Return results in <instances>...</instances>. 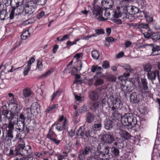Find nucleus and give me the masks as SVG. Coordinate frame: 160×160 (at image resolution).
<instances>
[{
  "label": "nucleus",
  "instance_id": "obj_1",
  "mask_svg": "<svg viewBox=\"0 0 160 160\" xmlns=\"http://www.w3.org/2000/svg\"><path fill=\"white\" fill-rule=\"evenodd\" d=\"M10 108V112L8 110H5L2 112V114L8 121V123L14 125L16 123V116L20 110V106L17 102H11L9 104Z\"/></svg>",
  "mask_w": 160,
  "mask_h": 160
},
{
  "label": "nucleus",
  "instance_id": "obj_2",
  "mask_svg": "<svg viewBox=\"0 0 160 160\" xmlns=\"http://www.w3.org/2000/svg\"><path fill=\"white\" fill-rule=\"evenodd\" d=\"M121 121L123 125L128 128H131L137 125L139 126L136 117L132 113H125Z\"/></svg>",
  "mask_w": 160,
  "mask_h": 160
},
{
  "label": "nucleus",
  "instance_id": "obj_3",
  "mask_svg": "<svg viewBox=\"0 0 160 160\" xmlns=\"http://www.w3.org/2000/svg\"><path fill=\"white\" fill-rule=\"evenodd\" d=\"M16 155L27 156L32 153V149L29 145L25 146V143L23 140L20 139L18 142L17 146L15 147Z\"/></svg>",
  "mask_w": 160,
  "mask_h": 160
},
{
  "label": "nucleus",
  "instance_id": "obj_4",
  "mask_svg": "<svg viewBox=\"0 0 160 160\" xmlns=\"http://www.w3.org/2000/svg\"><path fill=\"white\" fill-rule=\"evenodd\" d=\"M107 103L109 108L114 109V108L122 106L120 99L114 98L113 96H110L108 98Z\"/></svg>",
  "mask_w": 160,
  "mask_h": 160
},
{
  "label": "nucleus",
  "instance_id": "obj_5",
  "mask_svg": "<svg viewBox=\"0 0 160 160\" xmlns=\"http://www.w3.org/2000/svg\"><path fill=\"white\" fill-rule=\"evenodd\" d=\"M37 8L36 4L33 1L28 2L24 7L25 15L32 14Z\"/></svg>",
  "mask_w": 160,
  "mask_h": 160
},
{
  "label": "nucleus",
  "instance_id": "obj_6",
  "mask_svg": "<svg viewBox=\"0 0 160 160\" xmlns=\"http://www.w3.org/2000/svg\"><path fill=\"white\" fill-rule=\"evenodd\" d=\"M3 125H4L7 127V128L6 129V136H5L4 133H3L1 137V139L3 141H5L7 137L12 138V133L14 130V125L8 123H5Z\"/></svg>",
  "mask_w": 160,
  "mask_h": 160
},
{
  "label": "nucleus",
  "instance_id": "obj_7",
  "mask_svg": "<svg viewBox=\"0 0 160 160\" xmlns=\"http://www.w3.org/2000/svg\"><path fill=\"white\" fill-rule=\"evenodd\" d=\"M24 10V7L22 6H16V7L12 8L9 14V19H12L14 18V14L20 15L22 13Z\"/></svg>",
  "mask_w": 160,
  "mask_h": 160
},
{
  "label": "nucleus",
  "instance_id": "obj_8",
  "mask_svg": "<svg viewBox=\"0 0 160 160\" xmlns=\"http://www.w3.org/2000/svg\"><path fill=\"white\" fill-rule=\"evenodd\" d=\"M141 84L139 85L140 91L144 94L148 93L149 88L147 79L145 78H141Z\"/></svg>",
  "mask_w": 160,
  "mask_h": 160
},
{
  "label": "nucleus",
  "instance_id": "obj_9",
  "mask_svg": "<svg viewBox=\"0 0 160 160\" xmlns=\"http://www.w3.org/2000/svg\"><path fill=\"white\" fill-rule=\"evenodd\" d=\"M121 107H118L117 108H114V109L111 108V111H112V114L111 115L112 118L113 119L119 120L122 119L123 116L122 114L118 111V109H121Z\"/></svg>",
  "mask_w": 160,
  "mask_h": 160
},
{
  "label": "nucleus",
  "instance_id": "obj_10",
  "mask_svg": "<svg viewBox=\"0 0 160 160\" xmlns=\"http://www.w3.org/2000/svg\"><path fill=\"white\" fill-rule=\"evenodd\" d=\"M94 17L98 20H101L102 18V10L101 8L98 6H95L93 7V11Z\"/></svg>",
  "mask_w": 160,
  "mask_h": 160
},
{
  "label": "nucleus",
  "instance_id": "obj_11",
  "mask_svg": "<svg viewBox=\"0 0 160 160\" xmlns=\"http://www.w3.org/2000/svg\"><path fill=\"white\" fill-rule=\"evenodd\" d=\"M101 139L103 142L108 144H111L115 141L114 136L109 134H103Z\"/></svg>",
  "mask_w": 160,
  "mask_h": 160
},
{
  "label": "nucleus",
  "instance_id": "obj_12",
  "mask_svg": "<svg viewBox=\"0 0 160 160\" xmlns=\"http://www.w3.org/2000/svg\"><path fill=\"white\" fill-rule=\"evenodd\" d=\"M147 75L148 79L151 81L155 80L157 76L158 80L160 78L159 72L157 70L151 71L147 73Z\"/></svg>",
  "mask_w": 160,
  "mask_h": 160
},
{
  "label": "nucleus",
  "instance_id": "obj_13",
  "mask_svg": "<svg viewBox=\"0 0 160 160\" xmlns=\"http://www.w3.org/2000/svg\"><path fill=\"white\" fill-rule=\"evenodd\" d=\"M18 117L17 115L16 117L17 125L18 127V129L20 132H25V122L19 120Z\"/></svg>",
  "mask_w": 160,
  "mask_h": 160
},
{
  "label": "nucleus",
  "instance_id": "obj_14",
  "mask_svg": "<svg viewBox=\"0 0 160 160\" xmlns=\"http://www.w3.org/2000/svg\"><path fill=\"white\" fill-rule=\"evenodd\" d=\"M127 11L130 14H135L138 12L139 10L138 8L135 6H129L127 8Z\"/></svg>",
  "mask_w": 160,
  "mask_h": 160
},
{
  "label": "nucleus",
  "instance_id": "obj_15",
  "mask_svg": "<svg viewBox=\"0 0 160 160\" xmlns=\"http://www.w3.org/2000/svg\"><path fill=\"white\" fill-rule=\"evenodd\" d=\"M88 95L90 99L93 101H96L99 98V95L96 91H91L89 93Z\"/></svg>",
  "mask_w": 160,
  "mask_h": 160
},
{
  "label": "nucleus",
  "instance_id": "obj_16",
  "mask_svg": "<svg viewBox=\"0 0 160 160\" xmlns=\"http://www.w3.org/2000/svg\"><path fill=\"white\" fill-rule=\"evenodd\" d=\"M23 114L25 116V117L28 119H30L32 117V112L31 109L29 108H24Z\"/></svg>",
  "mask_w": 160,
  "mask_h": 160
},
{
  "label": "nucleus",
  "instance_id": "obj_17",
  "mask_svg": "<svg viewBox=\"0 0 160 160\" xmlns=\"http://www.w3.org/2000/svg\"><path fill=\"white\" fill-rule=\"evenodd\" d=\"M149 46L150 47L152 52L151 54L152 56L158 55V54L156 53L159 51H160V46H155L154 44H150Z\"/></svg>",
  "mask_w": 160,
  "mask_h": 160
},
{
  "label": "nucleus",
  "instance_id": "obj_18",
  "mask_svg": "<svg viewBox=\"0 0 160 160\" xmlns=\"http://www.w3.org/2000/svg\"><path fill=\"white\" fill-rule=\"evenodd\" d=\"M104 126L106 129L109 130L112 128L113 123L111 120L107 118L105 120Z\"/></svg>",
  "mask_w": 160,
  "mask_h": 160
},
{
  "label": "nucleus",
  "instance_id": "obj_19",
  "mask_svg": "<svg viewBox=\"0 0 160 160\" xmlns=\"http://www.w3.org/2000/svg\"><path fill=\"white\" fill-rule=\"evenodd\" d=\"M55 126H56V128L59 132H60L62 130L63 127H64V128H66L67 122L66 119L64 120L63 125L60 123H56L55 122Z\"/></svg>",
  "mask_w": 160,
  "mask_h": 160
},
{
  "label": "nucleus",
  "instance_id": "obj_20",
  "mask_svg": "<svg viewBox=\"0 0 160 160\" xmlns=\"http://www.w3.org/2000/svg\"><path fill=\"white\" fill-rule=\"evenodd\" d=\"M95 153H98V156L99 157V158L102 160L108 159L109 158V155L106 154L103 152L98 151L95 152Z\"/></svg>",
  "mask_w": 160,
  "mask_h": 160
},
{
  "label": "nucleus",
  "instance_id": "obj_21",
  "mask_svg": "<svg viewBox=\"0 0 160 160\" xmlns=\"http://www.w3.org/2000/svg\"><path fill=\"white\" fill-rule=\"evenodd\" d=\"M77 137L76 138H82L84 135V130L82 127H80L77 130L76 133Z\"/></svg>",
  "mask_w": 160,
  "mask_h": 160
},
{
  "label": "nucleus",
  "instance_id": "obj_22",
  "mask_svg": "<svg viewBox=\"0 0 160 160\" xmlns=\"http://www.w3.org/2000/svg\"><path fill=\"white\" fill-rule=\"evenodd\" d=\"M119 134L122 138L126 139H129L131 136L128 132L123 130H120Z\"/></svg>",
  "mask_w": 160,
  "mask_h": 160
},
{
  "label": "nucleus",
  "instance_id": "obj_23",
  "mask_svg": "<svg viewBox=\"0 0 160 160\" xmlns=\"http://www.w3.org/2000/svg\"><path fill=\"white\" fill-rule=\"evenodd\" d=\"M9 13L7 12L5 10L1 11L0 12V19L2 20H4L5 19H7L9 16H8Z\"/></svg>",
  "mask_w": 160,
  "mask_h": 160
},
{
  "label": "nucleus",
  "instance_id": "obj_24",
  "mask_svg": "<svg viewBox=\"0 0 160 160\" xmlns=\"http://www.w3.org/2000/svg\"><path fill=\"white\" fill-rule=\"evenodd\" d=\"M151 38L153 42L160 41V34L159 32H153L151 33Z\"/></svg>",
  "mask_w": 160,
  "mask_h": 160
},
{
  "label": "nucleus",
  "instance_id": "obj_25",
  "mask_svg": "<svg viewBox=\"0 0 160 160\" xmlns=\"http://www.w3.org/2000/svg\"><path fill=\"white\" fill-rule=\"evenodd\" d=\"M110 152L112 155L115 157H117L119 156V151L118 148L115 147H113L111 148Z\"/></svg>",
  "mask_w": 160,
  "mask_h": 160
},
{
  "label": "nucleus",
  "instance_id": "obj_26",
  "mask_svg": "<svg viewBox=\"0 0 160 160\" xmlns=\"http://www.w3.org/2000/svg\"><path fill=\"white\" fill-rule=\"evenodd\" d=\"M138 94L136 92H133L130 96V100L132 103H135L138 102L137 98Z\"/></svg>",
  "mask_w": 160,
  "mask_h": 160
},
{
  "label": "nucleus",
  "instance_id": "obj_27",
  "mask_svg": "<svg viewBox=\"0 0 160 160\" xmlns=\"http://www.w3.org/2000/svg\"><path fill=\"white\" fill-rule=\"evenodd\" d=\"M55 125V123H54L52 125L51 128H49V131L47 135V138L50 140L55 137V133L53 131H52L51 130Z\"/></svg>",
  "mask_w": 160,
  "mask_h": 160
},
{
  "label": "nucleus",
  "instance_id": "obj_28",
  "mask_svg": "<svg viewBox=\"0 0 160 160\" xmlns=\"http://www.w3.org/2000/svg\"><path fill=\"white\" fill-rule=\"evenodd\" d=\"M102 126V123L100 122L98 123L94 124L92 127V129L94 131H100Z\"/></svg>",
  "mask_w": 160,
  "mask_h": 160
},
{
  "label": "nucleus",
  "instance_id": "obj_29",
  "mask_svg": "<svg viewBox=\"0 0 160 160\" xmlns=\"http://www.w3.org/2000/svg\"><path fill=\"white\" fill-rule=\"evenodd\" d=\"M95 116L90 113H88L87 115V121L88 123H91L94 121Z\"/></svg>",
  "mask_w": 160,
  "mask_h": 160
},
{
  "label": "nucleus",
  "instance_id": "obj_30",
  "mask_svg": "<svg viewBox=\"0 0 160 160\" xmlns=\"http://www.w3.org/2000/svg\"><path fill=\"white\" fill-rule=\"evenodd\" d=\"M120 7H117V10L115 11L114 15L115 17L116 18H119L121 17L122 14L123 16H124L125 14V13L122 14V13L120 12ZM126 15V18H127V16Z\"/></svg>",
  "mask_w": 160,
  "mask_h": 160
},
{
  "label": "nucleus",
  "instance_id": "obj_31",
  "mask_svg": "<svg viewBox=\"0 0 160 160\" xmlns=\"http://www.w3.org/2000/svg\"><path fill=\"white\" fill-rule=\"evenodd\" d=\"M144 71L147 73L151 71L152 65L150 63H148L143 66Z\"/></svg>",
  "mask_w": 160,
  "mask_h": 160
},
{
  "label": "nucleus",
  "instance_id": "obj_32",
  "mask_svg": "<svg viewBox=\"0 0 160 160\" xmlns=\"http://www.w3.org/2000/svg\"><path fill=\"white\" fill-rule=\"evenodd\" d=\"M22 92L25 98H27L29 97L31 95L32 92L30 89L26 88L23 90Z\"/></svg>",
  "mask_w": 160,
  "mask_h": 160
},
{
  "label": "nucleus",
  "instance_id": "obj_33",
  "mask_svg": "<svg viewBox=\"0 0 160 160\" xmlns=\"http://www.w3.org/2000/svg\"><path fill=\"white\" fill-rule=\"evenodd\" d=\"M80 54H77L74 57V58L76 59L77 62H78V65H79L80 66V67H77L78 69L79 70H81L82 65V62H81V61H79V60H78V59L80 58Z\"/></svg>",
  "mask_w": 160,
  "mask_h": 160
},
{
  "label": "nucleus",
  "instance_id": "obj_34",
  "mask_svg": "<svg viewBox=\"0 0 160 160\" xmlns=\"http://www.w3.org/2000/svg\"><path fill=\"white\" fill-rule=\"evenodd\" d=\"M136 28L141 30V31L142 32V29H148V24L145 23H140L138 25H136Z\"/></svg>",
  "mask_w": 160,
  "mask_h": 160
},
{
  "label": "nucleus",
  "instance_id": "obj_35",
  "mask_svg": "<svg viewBox=\"0 0 160 160\" xmlns=\"http://www.w3.org/2000/svg\"><path fill=\"white\" fill-rule=\"evenodd\" d=\"M30 36V33L28 30H26L21 35L22 39L25 40Z\"/></svg>",
  "mask_w": 160,
  "mask_h": 160
},
{
  "label": "nucleus",
  "instance_id": "obj_36",
  "mask_svg": "<svg viewBox=\"0 0 160 160\" xmlns=\"http://www.w3.org/2000/svg\"><path fill=\"white\" fill-rule=\"evenodd\" d=\"M62 92V89H59L58 90L55 92L54 93L53 95L51 96V100L52 101L54 98L57 96L59 95Z\"/></svg>",
  "mask_w": 160,
  "mask_h": 160
},
{
  "label": "nucleus",
  "instance_id": "obj_37",
  "mask_svg": "<svg viewBox=\"0 0 160 160\" xmlns=\"http://www.w3.org/2000/svg\"><path fill=\"white\" fill-rule=\"evenodd\" d=\"M100 102H93L92 104L91 109H94L96 111L98 110L99 107Z\"/></svg>",
  "mask_w": 160,
  "mask_h": 160
},
{
  "label": "nucleus",
  "instance_id": "obj_38",
  "mask_svg": "<svg viewBox=\"0 0 160 160\" xmlns=\"http://www.w3.org/2000/svg\"><path fill=\"white\" fill-rule=\"evenodd\" d=\"M98 153H94L93 156L92 157H87L86 160H100L99 157L98 156Z\"/></svg>",
  "mask_w": 160,
  "mask_h": 160
},
{
  "label": "nucleus",
  "instance_id": "obj_39",
  "mask_svg": "<svg viewBox=\"0 0 160 160\" xmlns=\"http://www.w3.org/2000/svg\"><path fill=\"white\" fill-rule=\"evenodd\" d=\"M104 81L102 79L98 78L96 80L94 83V85L96 86H98L102 85Z\"/></svg>",
  "mask_w": 160,
  "mask_h": 160
},
{
  "label": "nucleus",
  "instance_id": "obj_40",
  "mask_svg": "<svg viewBox=\"0 0 160 160\" xmlns=\"http://www.w3.org/2000/svg\"><path fill=\"white\" fill-rule=\"evenodd\" d=\"M91 54L92 57L94 59L97 60L99 58V54L97 51L94 50L92 51Z\"/></svg>",
  "mask_w": 160,
  "mask_h": 160
},
{
  "label": "nucleus",
  "instance_id": "obj_41",
  "mask_svg": "<svg viewBox=\"0 0 160 160\" xmlns=\"http://www.w3.org/2000/svg\"><path fill=\"white\" fill-rule=\"evenodd\" d=\"M84 153V155H87L91 152V147L89 146H87L85 147L83 150H82Z\"/></svg>",
  "mask_w": 160,
  "mask_h": 160
},
{
  "label": "nucleus",
  "instance_id": "obj_42",
  "mask_svg": "<svg viewBox=\"0 0 160 160\" xmlns=\"http://www.w3.org/2000/svg\"><path fill=\"white\" fill-rule=\"evenodd\" d=\"M85 156L86 155H84L83 152L82 150H81L79 152L78 158L79 160H83L85 158Z\"/></svg>",
  "mask_w": 160,
  "mask_h": 160
},
{
  "label": "nucleus",
  "instance_id": "obj_43",
  "mask_svg": "<svg viewBox=\"0 0 160 160\" xmlns=\"http://www.w3.org/2000/svg\"><path fill=\"white\" fill-rule=\"evenodd\" d=\"M9 152L8 153V155L9 156H17L16 153V150H15V148L12 147L10 148V150H9Z\"/></svg>",
  "mask_w": 160,
  "mask_h": 160
},
{
  "label": "nucleus",
  "instance_id": "obj_44",
  "mask_svg": "<svg viewBox=\"0 0 160 160\" xmlns=\"http://www.w3.org/2000/svg\"><path fill=\"white\" fill-rule=\"evenodd\" d=\"M126 70L127 73H124L123 74L124 76L125 77H128L130 76L129 72H131V68L129 66H127V68H124Z\"/></svg>",
  "mask_w": 160,
  "mask_h": 160
},
{
  "label": "nucleus",
  "instance_id": "obj_45",
  "mask_svg": "<svg viewBox=\"0 0 160 160\" xmlns=\"http://www.w3.org/2000/svg\"><path fill=\"white\" fill-rule=\"evenodd\" d=\"M102 66L104 69H106L109 68V63L108 61L103 62L102 65Z\"/></svg>",
  "mask_w": 160,
  "mask_h": 160
},
{
  "label": "nucleus",
  "instance_id": "obj_46",
  "mask_svg": "<svg viewBox=\"0 0 160 160\" xmlns=\"http://www.w3.org/2000/svg\"><path fill=\"white\" fill-rule=\"evenodd\" d=\"M138 4L141 8L143 9L146 6V2L144 0H139Z\"/></svg>",
  "mask_w": 160,
  "mask_h": 160
},
{
  "label": "nucleus",
  "instance_id": "obj_47",
  "mask_svg": "<svg viewBox=\"0 0 160 160\" xmlns=\"http://www.w3.org/2000/svg\"><path fill=\"white\" fill-rule=\"evenodd\" d=\"M58 105L57 104H55L52 106L48 108L46 110L47 112L48 113L50 112L51 111H52L54 109L58 107Z\"/></svg>",
  "mask_w": 160,
  "mask_h": 160
},
{
  "label": "nucleus",
  "instance_id": "obj_48",
  "mask_svg": "<svg viewBox=\"0 0 160 160\" xmlns=\"http://www.w3.org/2000/svg\"><path fill=\"white\" fill-rule=\"evenodd\" d=\"M102 67H98L96 70V75L97 76H102Z\"/></svg>",
  "mask_w": 160,
  "mask_h": 160
},
{
  "label": "nucleus",
  "instance_id": "obj_49",
  "mask_svg": "<svg viewBox=\"0 0 160 160\" xmlns=\"http://www.w3.org/2000/svg\"><path fill=\"white\" fill-rule=\"evenodd\" d=\"M87 111L88 108L85 105H84L79 109L78 112L80 113H82L86 112Z\"/></svg>",
  "mask_w": 160,
  "mask_h": 160
},
{
  "label": "nucleus",
  "instance_id": "obj_50",
  "mask_svg": "<svg viewBox=\"0 0 160 160\" xmlns=\"http://www.w3.org/2000/svg\"><path fill=\"white\" fill-rule=\"evenodd\" d=\"M35 1L39 5H43L46 3V0H35Z\"/></svg>",
  "mask_w": 160,
  "mask_h": 160
},
{
  "label": "nucleus",
  "instance_id": "obj_51",
  "mask_svg": "<svg viewBox=\"0 0 160 160\" xmlns=\"http://www.w3.org/2000/svg\"><path fill=\"white\" fill-rule=\"evenodd\" d=\"M30 67L29 66H26L25 67L23 72V74L24 76L28 75L29 71L30 70Z\"/></svg>",
  "mask_w": 160,
  "mask_h": 160
},
{
  "label": "nucleus",
  "instance_id": "obj_52",
  "mask_svg": "<svg viewBox=\"0 0 160 160\" xmlns=\"http://www.w3.org/2000/svg\"><path fill=\"white\" fill-rule=\"evenodd\" d=\"M37 67L40 71L42 69V62L39 59L38 60Z\"/></svg>",
  "mask_w": 160,
  "mask_h": 160
},
{
  "label": "nucleus",
  "instance_id": "obj_53",
  "mask_svg": "<svg viewBox=\"0 0 160 160\" xmlns=\"http://www.w3.org/2000/svg\"><path fill=\"white\" fill-rule=\"evenodd\" d=\"M107 99L108 98H104L101 100V104L102 107L105 106L106 104V103H107Z\"/></svg>",
  "mask_w": 160,
  "mask_h": 160
},
{
  "label": "nucleus",
  "instance_id": "obj_54",
  "mask_svg": "<svg viewBox=\"0 0 160 160\" xmlns=\"http://www.w3.org/2000/svg\"><path fill=\"white\" fill-rule=\"evenodd\" d=\"M103 148L104 152L106 154L109 155L110 148L108 146H104Z\"/></svg>",
  "mask_w": 160,
  "mask_h": 160
},
{
  "label": "nucleus",
  "instance_id": "obj_55",
  "mask_svg": "<svg viewBox=\"0 0 160 160\" xmlns=\"http://www.w3.org/2000/svg\"><path fill=\"white\" fill-rule=\"evenodd\" d=\"M23 1L24 0H14L16 6H22L23 3Z\"/></svg>",
  "mask_w": 160,
  "mask_h": 160
},
{
  "label": "nucleus",
  "instance_id": "obj_56",
  "mask_svg": "<svg viewBox=\"0 0 160 160\" xmlns=\"http://www.w3.org/2000/svg\"><path fill=\"white\" fill-rule=\"evenodd\" d=\"M71 67H69L67 66V68L64 69L63 71V72L64 73H70L71 72V70L72 69Z\"/></svg>",
  "mask_w": 160,
  "mask_h": 160
},
{
  "label": "nucleus",
  "instance_id": "obj_57",
  "mask_svg": "<svg viewBox=\"0 0 160 160\" xmlns=\"http://www.w3.org/2000/svg\"><path fill=\"white\" fill-rule=\"evenodd\" d=\"M13 136L12 135V138L10 137H7L6 139V144H8V146H11L12 145V139L13 138Z\"/></svg>",
  "mask_w": 160,
  "mask_h": 160
},
{
  "label": "nucleus",
  "instance_id": "obj_58",
  "mask_svg": "<svg viewBox=\"0 0 160 160\" xmlns=\"http://www.w3.org/2000/svg\"><path fill=\"white\" fill-rule=\"evenodd\" d=\"M106 40L108 42H112L116 41V39L112 37H107L106 38Z\"/></svg>",
  "mask_w": 160,
  "mask_h": 160
},
{
  "label": "nucleus",
  "instance_id": "obj_59",
  "mask_svg": "<svg viewBox=\"0 0 160 160\" xmlns=\"http://www.w3.org/2000/svg\"><path fill=\"white\" fill-rule=\"evenodd\" d=\"M35 60V58L33 57H31L30 59L29 60L28 62V65L27 66H29L31 68V65L33 63Z\"/></svg>",
  "mask_w": 160,
  "mask_h": 160
},
{
  "label": "nucleus",
  "instance_id": "obj_60",
  "mask_svg": "<svg viewBox=\"0 0 160 160\" xmlns=\"http://www.w3.org/2000/svg\"><path fill=\"white\" fill-rule=\"evenodd\" d=\"M95 32L97 34L100 35L104 34V31L103 29H99L96 30H95Z\"/></svg>",
  "mask_w": 160,
  "mask_h": 160
},
{
  "label": "nucleus",
  "instance_id": "obj_61",
  "mask_svg": "<svg viewBox=\"0 0 160 160\" xmlns=\"http://www.w3.org/2000/svg\"><path fill=\"white\" fill-rule=\"evenodd\" d=\"M69 136L72 137L75 135V130L74 129H71L69 132Z\"/></svg>",
  "mask_w": 160,
  "mask_h": 160
},
{
  "label": "nucleus",
  "instance_id": "obj_62",
  "mask_svg": "<svg viewBox=\"0 0 160 160\" xmlns=\"http://www.w3.org/2000/svg\"><path fill=\"white\" fill-rule=\"evenodd\" d=\"M26 118V117H25V116L23 114V113L22 112L20 115L18 120L25 122Z\"/></svg>",
  "mask_w": 160,
  "mask_h": 160
},
{
  "label": "nucleus",
  "instance_id": "obj_63",
  "mask_svg": "<svg viewBox=\"0 0 160 160\" xmlns=\"http://www.w3.org/2000/svg\"><path fill=\"white\" fill-rule=\"evenodd\" d=\"M39 106L38 103H33L30 109L31 110L34 109H37L38 108H39Z\"/></svg>",
  "mask_w": 160,
  "mask_h": 160
},
{
  "label": "nucleus",
  "instance_id": "obj_64",
  "mask_svg": "<svg viewBox=\"0 0 160 160\" xmlns=\"http://www.w3.org/2000/svg\"><path fill=\"white\" fill-rule=\"evenodd\" d=\"M143 35L145 38H151V34H150L149 32H144Z\"/></svg>",
  "mask_w": 160,
  "mask_h": 160
}]
</instances>
